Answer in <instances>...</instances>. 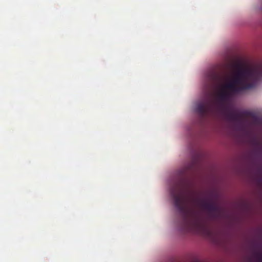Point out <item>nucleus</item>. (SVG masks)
<instances>
[{
  "label": "nucleus",
  "mask_w": 262,
  "mask_h": 262,
  "mask_svg": "<svg viewBox=\"0 0 262 262\" xmlns=\"http://www.w3.org/2000/svg\"><path fill=\"white\" fill-rule=\"evenodd\" d=\"M235 72L232 80L225 84L219 94L220 104L226 118L235 123L238 129L244 128V118H252L255 123L258 118L253 113L247 111L240 112L234 108L229 103L231 93H237L254 88L262 78V63L256 66L244 67L237 63L234 65Z\"/></svg>",
  "instance_id": "f257e3e1"
},
{
  "label": "nucleus",
  "mask_w": 262,
  "mask_h": 262,
  "mask_svg": "<svg viewBox=\"0 0 262 262\" xmlns=\"http://www.w3.org/2000/svg\"><path fill=\"white\" fill-rule=\"evenodd\" d=\"M174 206L181 216L182 226L186 231L200 230L205 225L199 215L188 206V198L183 180L171 188Z\"/></svg>",
  "instance_id": "f03ea898"
},
{
  "label": "nucleus",
  "mask_w": 262,
  "mask_h": 262,
  "mask_svg": "<svg viewBox=\"0 0 262 262\" xmlns=\"http://www.w3.org/2000/svg\"><path fill=\"white\" fill-rule=\"evenodd\" d=\"M194 201L198 206L206 211L212 219L216 220L221 217V209L215 202L204 199H196Z\"/></svg>",
  "instance_id": "7ed1b4c3"
},
{
  "label": "nucleus",
  "mask_w": 262,
  "mask_h": 262,
  "mask_svg": "<svg viewBox=\"0 0 262 262\" xmlns=\"http://www.w3.org/2000/svg\"><path fill=\"white\" fill-rule=\"evenodd\" d=\"M210 107V103L208 101L199 103L196 107L195 111L202 118H204L208 113Z\"/></svg>",
  "instance_id": "20e7f679"
},
{
  "label": "nucleus",
  "mask_w": 262,
  "mask_h": 262,
  "mask_svg": "<svg viewBox=\"0 0 262 262\" xmlns=\"http://www.w3.org/2000/svg\"><path fill=\"white\" fill-rule=\"evenodd\" d=\"M253 255L257 262H262V250H255L253 252Z\"/></svg>",
  "instance_id": "39448f33"
},
{
  "label": "nucleus",
  "mask_w": 262,
  "mask_h": 262,
  "mask_svg": "<svg viewBox=\"0 0 262 262\" xmlns=\"http://www.w3.org/2000/svg\"><path fill=\"white\" fill-rule=\"evenodd\" d=\"M257 146L261 149L262 150V141L260 142H258L257 143Z\"/></svg>",
  "instance_id": "423d86ee"
},
{
  "label": "nucleus",
  "mask_w": 262,
  "mask_h": 262,
  "mask_svg": "<svg viewBox=\"0 0 262 262\" xmlns=\"http://www.w3.org/2000/svg\"><path fill=\"white\" fill-rule=\"evenodd\" d=\"M258 183L262 185V177L258 180Z\"/></svg>",
  "instance_id": "0eeeda50"
},
{
  "label": "nucleus",
  "mask_w": 262,
  "mask_h": 262,
  "mask_svg": "<svg viewBox=\"0 0 262 262\" xmlns=\"http://www.w3.org/2000/svg\"><path fill=\"white\" fill-rule=\"evenodd\" d=\"M188 168H187L186 169H183L181 171H183L182 172V174H184L185 172L187 171V169H188Z\"/></svg>",
  "instance_id": "6e6552de"
}]
</instances>
